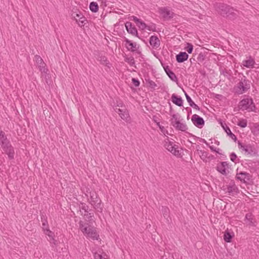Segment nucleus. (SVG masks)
<instances>
[{"label":"nucleus","mask_w":259,"mask_h":259,"mask_svg":"<svg viewBox=\"0 0 259 259\" xmlns=\"http://www.w3.org/2000/svg\"><path fill=\"white\" fill-rule=\"evenodd\" d=\"M237 124L241 127L244 128L247 126V120L246 119H242L239 121Z\"/></svg>","instance_id":"473e14b6"},{"label":"nucleus","mask_w":259,"mask_h":259,"mask_svg":"<svg viewBox=\"0 0 259 259\" xmlns=\"http://www.w3.org/2000/svg\"><path fill=\"white\" fill-rule=\"evenodd\" d=\"M40 217L42 222V229H45L46 228H49L48 222L47 220V217L46 214L44 212L40 213Z\"/></svg>","instance_id":"b1692460"},{"label":"nucleus","mask_w":259,"mask_h":259,"mask_svg":"<svg viewBox=\"0 0 259 259\" xmlns=\"http://www.w3.org/2000/svg\"><path fill=\"white\" fill-rule=\"evenodd\" d=\"M163 68L166 74L168 73V71H171V70H170L168 66H163Z\"/></svg>","instance_id":"4d7b16f0"},{"label":"nucleus","mask_w":259,"mask_h":259,"mask_svg":"<svg viewBox=\"0 0 259 259\" xmlns=\"http://www.w3.org/2000/svg\"><path fill=\"white\" fill-rule=\"evenodd\" d=\"M124 41L125 42V46L128 51L132 52L136 51L137 44L136 42H133L126 38H125Z\"/></svg>","instance_id":"ddd939ff"},{"label":"nucleus","mask_w":259,"mask_h":259,"mask_svg":"<svg viewBox=\"0 0 259 259\" xmlns=\"http://www.w3.org/2000/svg\"><path fill=\"white\" fill-rule=\"evenodd\" d=\"M239 107L242 110L255 112L256 106L251 97L247 96L246 98L241 100L239 103Z\"/></svg>","instance_id":"7ed1b4c3"},{"label":"nucleus","mask_w":259,"mask_h":259,"mask_svg":"<svg viewBox=\"0 0 259 259\" xmlns=\"http://www.w3.org/2000/svg\"><path fill=\"white\" fill-rule=\"evenodd\" d=\"M199 153H200L201 154L200 155V158L203 161L205 160L206 158H207L208 157V152H207L206 151L200 150V152Z\"/></svg>","instance_id":"58836bf2"},{"label":"nucleus","mask_w":259,"mask_h":259,"mask_svg":"<svg viewBox=\"0 0 259 259\" xmlns=\"http://www.w3.org/2000/svg\"><path fill=\"white\" fill-rule=\"evenodd\" d=\"M223 97V96L220 94H215V98L217 99L221 100V99Z\"/></svg>","instance_id":"052dcab7"},{"label":"nucleus","mask_w":259,"mask_h":259,"mask_svg":"<svg viewBox=\"0 0 259 259\" xmlns=\"http://www.w3.org/2000/svg\"><path fill=\"white\" fill-rule=\"evenodd\" d=\"M189 55L185 52H181L176 56L178 63H183L188 59Z\"/></svg>","instance_id":"4468645a"},{"label":"nucleus","mask_w":259,"mask_h":259,"mask_svg":"<svg viewBox=\"0 0 259 259\" xmlns=\"http://www.w3.org/2000/svg\"><path fill=\"white\" fill-rule=\"evenodd\" d=\"M230 160L235 163H239L240 160L234 152H232L230 155Z\"/></svg>","instance_id":"c756f323"},{"label":"nucleus","mask_w":259,"mask_h":259,"mask_svg":"<svg viewBox=\"0 0 259 259\" xmlns=\"http://www.w3.org/2000/svg\"><path fill=\"white\" fill-rule=\"evenodd\" d=\"M171 99L172 102L175 105H176L179 107H181L183 106V100L181 97L178 96L176 95V94H174L172 95Z\"/></svg>","instance_id":"a211bd4d"},{"label":"nucleus","mask_w":259,"mask_h":259,"mask_svg":"<svg viewBox=\"0 0 259 259\" xmlns=\"http://www.w3.org/2000/svg\"><path fill=\"white\" fill-rule=\"evenodd\" d=\"M166 74L171 80L175 82L178 81V78L172 71H168V73Z\"/></svg>","instance_id":"72a5a7b5"},{"label":"nucleus","mask_w":259,"mask_h":259,"mask_svg":"<svg viewBox=\"0 0 259 259\" xmlns=\"http://www.w3.org/2000/svg\"><path fill=\"white\" fill-rule=\"evenodd\" d=\"M178 116H179V114H174L172 115V118L170 119V123L171 125H173V124H174V122H175V121H180L178 118Z\"/></svg>","instance_id":"79ce46f5"},{"label":"nucleus","mask_w":259,"mask_h":259,"mask_svg":"<svg viewBox=\"0 0 259 259\" xmlns=\"http://www.w3.org/2000/svg\"><path fill=\"white\" fill-rule=\"evenodd\" d=\"M191 120L193 124L198 128H202L205 123V121L203 118L197 114H194L192 115Z\"/></svg>","instance_id":"6e6552de"},{"label":"nucleus","mask_w":259,"mask_h":259,"mask_svg":"<svg viewBox=\"0 0 259 259\" xmlns=\"http://www.w3.org/2000/svg\"><path fill=\"white\" fill-rule=\"evenodd\" d=\"M229 168V164L227 161L220 162L217 167L216 170L224 176H227L228 174L227 168Z\"/></svg>","instance_id":"0eeeda50"},{"label":"nucleus","mask_w":259,"mask_h":259,"mask_svg":"<svg viewBox=\"0 0 259 259\" xmlns=\"http://www.w3.org/2000/svg\"><path fill=\"white\" fill-rule=\"evenodd\" d=\"M149 43L153 48L157 49L160 45L158 37L156 35H152L150 37Z\"/></svg>","instance_id":"f8f14e48"},{"label":"nucleus","mask_w":259,"mask_h":259,"mask_svg":"<svg viewBox=\"0 0 259 259\" xmlns=\"http://www.w3.org/2000/svg\"><path fill=\"white\" fill-rule=\"evenodd\" d=\"M132 18V19L131 20L134 21L136 23V25H137L138 23L140 21V20H141V19L138 18L137 17L135 16H133Z\"/></svg>","instance_id":"5fc2aeb1"},{"label":"nucleus","mask_w":259,"mask_h":259,"mask_svg":"<svg viewBox=\"0 0 259 259\" xmlns=\"http://www.w3.org/2000/svg\"><path fill=\"white\" fill-rule=\"evenodd\" d=\"M172 125L176 130L185 132L187 130V125L185 123H182L180 121H175Z\"/></svg>","instance_id":"f3484780"},{"label":"nucleus","mask_w":259,"mask_h":259,"mask_svg":"<svg viewBox=\"0 0 259 259\" xmlns=\"http://www.w3.org/2000/svg\"><path fill=\"white\" fill-rule=\"evenodd\" d=\"M178 146L175 145L174 147V148H172V151L170 152L172 154H174L175 156H179L180 155V153L179 150H178Z\"/></svg>","instance_id":"ea45409f"},{"label":"nucleus","mask_w":259,"mask_h":259,"mask_svg":"<svg viewBox=\"0 0 259 259\" xmlns=\"http://www.w3.org/2000/svg\"><path fill=\"white\" fill-rule=\"evenodd\" d=\"M227 192L229 195L234 196L237 195L239 193L238 188L237 186H234L233 187L227 186Z\"/></svg>","instance_id":"4be33fe9"},{"label":"nucleus","mask_w":259,"mask_h":259,"mask_svg":"<svg viewBox=\"0 0 259 259\" xmlns=\"http://www.w3.org/2000/svg\"><path fill=\"white\" fill-rule=\"evenodd\" d=\"M35 60L36 63L38 65H39V64L45 65V63H44L43 60L39 56L35 55Z\"/></svg>","instance_id":"c03bdc74"},{"label":"nucleus","mask_w":259,"mask_h":259,"mask_svg":"<svg viewBox=\"0 0 259 259\" xmlns=\"http://www.w3.org/2000/svg\"><path fill=\"white\" fill-rule=\"evenodd\" d=\"M137 26L139 27L140 29L141 30H144L147 27L146 24L142 20H140V21L138 23Z\"/></svg>","instance_id":"a19ab883"},{"label":"nucleus","mask_w":259,"mask_h":259,"mask_svg":"<svg viewBox=\"0 0 259 259\" xmlns=\"http://www.w3.org/2000/svg\"><path fill=\"white\" fill-rule=\"evenodd\" d=\"M161 211L165 218L169 217V210L168 207L162 206Z\"/></svg>","instance_id":"f704fd0d"},{"label":"nucleus","mask_w":259,"mask_h":259,"mask_svg":"<svg viewBox=\"0 0 259 259\" xmlns=\"http://www.w3.org/2000/svg\"><path fill=\"white\" fill-rule=\"evenodd\" d=\"M255 62L253 59H249L248 60H244L243 61V65L247 68H251L253 66Z\"/></svg>","instance_id":"bb28decb"},{"label":"nucleus","mask_w":259,"mask_h":259,"mask_svg":"<svg viewBox=\"0 0 259 259\" xmlns=\"http://www.w3.org/2000/svg\"><path fill=\"white\" fill-rule=\"evenodd\" d=\"M244 221L249 226H255V221L253 219V215L251 213H246Z\"/></svg>","instance_id":"6ab92c4d"},{"label":"nucleus","mask_w":259,"mask_h":259,"mask_svg":"<svg viewBox=\"0 0 259 259\" xmlns=\"http://www.w3.org/2000/svg\"><path fill=\"white\" fill-rule=\"evenodd\" d=\"M238 144L239 148L244 151L245 154L252 156H257L258 155V151L254 145L250 144L242 143L240 142H238Z\"/></svg>","instance_id":"39448f33"},{"label":"nucleus","mask_w":259,"mask_h":259,"mask_svg":"<svg viewBox=\"0 0 259 259\" xmlns=\"http://www.w3.org/2000/svg\"><path fill=\"white\" fill-rule=\"evenodd\" d=\"M222 126L225 131L226 132L227 135L229 136L235 142H236L237 140L236 136L232 133L230 128L226 124V123L224 124H222Z\"/></svg>","instance_id":"412c9836"},{"label":"nucleus","mask_w":259,"mask_h":259,"mask_svg":"<svg viewBox=\"0 0 259 259\" xmlns=\"http://www.w3.org/2000/svg\"><path fill=\"white\" fill-rule=\"evenodd\" d=\"M90 196L91 200L89 201V203L93 206L95 210L102 212L103 211L102 201L96 192H90Z\"/></svg>","instance_id":"20e7f679"},{"label":"nucleus","mask_w":259,"mask_h":259,"mask_svg":"<svg viewBox=\"0 0 259 259\" xmlns=\"http://www.w3.org/2000/svg\"><path fill=\"white\" fill-rule=\"evenodd\" d=\"M160 14L164 19H170L173 17L174 13L167 8H162L160 9Z\"/></svg>","instance_id":"9b49d317"},{"label":"nucleus","mask_w":259,"mask_h":259,"mask_svg":"<svg viewBox=\"0 0 259 259\" xmlns=\"http://www.w3.org/2000/svg\"><path fill=\"white\" fill-rule=\"evenodd\" d=\"M148 86L150 88L154 90L155 88L157 87V84L155 83V82L151 80V81H149V83L148 84Z\"/></svg>","instance_id":"603ef678"},{"label":"nucleus","mask_w":259,"mask_h":259,"mask_svg":"<svg viewBox=\"0 0 259 259\" xmlns=\"http://www.w3.org/2000/svg\"><path fill=\"white\" fill-rule=\"evenodd\" d=\"M79 209L83 210L86 213H88L90 211L89 206L83 202L80 203Z\"/></svg>","instance_id":"2f4dec72"},{"label":"nucleus","mask_w":259,"mask_h":259,"mask_svg":"<svg viewBox=\"0 0 259 259\" xmlns=\"http://www.w3.org/2000/svg\"><path fill=\"white\" fill-rule=\"evenodd\" d=\"M229 186H231V187H233L234 186H236L235 183V182L234 180H231L229 185H228Z\"/></svg>","instance_id":"bf43d9fd"},{"label":"nucleus","mask_w":259,"mask_h":259,"mask_svg":"<svg viewBox=\"0 0 259 259\" xmlns=\"http://www.w3.org/2000/svg\"><path fill=\"white\" fill-rule=\"evenodd\" d=\"M119 115L122 119L126 122L130 119L129 113L126 109L123 110V111L121 112Z\"/></svg>","instance_id":"a878e982"},{"label":"nucleus","mask_w":259,"mask_h":259,"mask_svg":"<svg viewBox=\"0 0 259 259\" xmlns=\"http://www.w3.org/2000/svg\"><path fill=\"white\" fill-rule=\"evenodd\" d=\"M146 29L149 31H156V25L155 24H152L150 25H147Z\"/></svg>","instance_id":"09e8293b"},{"label":"nucleus","mask_w":259,"mask_h":259,"mask_svg":"<svg viewBox=\"0 0 259 259\" xmlns=\"http://www.w3.org/2000/svg\"><path fill=\"white\" fill-rule=\"evenodd\" d=\"M6 153L9 159H13L14 158L15 151L13 146L7 148L3 150Z\"/></svg>","instance_id":"5701e85b"},{"label":"nucleus","mask_w":259,"mask_h":259,"mask_svg":"<svg viewBox=\"0 0 259 259\" xmlns=\"http://www.w3.org/2000/svg\"><path fill=\"white\" fill-rule=\"evenodd\" d=\"M76 16L78 18V19L76 18V21L77 22L79 26H84V22L86 20L85 17L84 16L80 17V14H76Z\"/></svg>","instance_id":"c85d7f7f"},{"label":"nucleus","mask_w":259,"mask_h":259,"mask_svg":"<svg viewBox=\"0 0 259 259\" xmlns=\"http://www.w3.org/2000/svg\"><path fill=\"white\" fill-rule=\"evenodd\" d=\"M153 120L154 122L156 123L157 125H159V118L156 116V115H154L153 116Z\"/></svg>","instance_id":"6e6d98bb"},{"label":"nucleus","mask_w":259,"mask_h":259,"mask_svg":"<svg viewBox=\"0 0 259 259\" xmlns=\"http://www.w3.org/2000/svg\"><path fill=\"white\" fill-rule=\"evenodd\" d=\"M87 237L92 238L93 240H98L99 238V235L98 234L96 229L93 227L92 229L90 230V231L88 233Z\"/></svg>","instance_id":"aec40b11"},{"label":"nucleus","mask_w":259,"mask_h":259,"mask_svg":"<svg viewBox=\"0 0 259 259\" xmlns=\"http://www.w3.org/2000/svg\"><path fill=\"white\" fill-rule=\"evenodd\" d=\"M234 236V233L230 231L228 229L225 231L223 236V239L226 242L230 243L232 242V238Z\"/></svg>","instance_id":"2eb2a0df"},{"label":"nucleus","mask_w":259,"mask_h":259,"mask_svg":"<svg viewBox=\"0 0 259 259\" xmlns=\"http://www.w3.org/2000/svg\"><path fill=\"white\" fill-rule=\"evenodd\" d=\"M124 61L128 63L130 66H134L135 64L134 58L133 57H125L124 59Z\"/></svg>","instance_id":"e433bc0d"},{"label":"nucleus","mask_w":259,"mask_h":259,"mask_svg":"<svg viewBox=\"0 0 259 259\" xmlns=\"http://www.w3.org/2000/svg\"><path fill=\"white\" fill-rule=\"evenodd\" d=\"M94 257L95 259H101L102 258V255L99 253L95 252L94 253Z\"/></svg>","instance_id":"864d4df0"},{"label":"nucleus","mask_w":259,"mask_h":259,"mask_svg":"<svg viewBox=\"0 0 259 259\" xmlns=\"http://www.w3.org/2000/svg\"><path fill=\"white\" fill-rule=\"evenodd\" d=\"M252 175L249 173L239 171L238 168L236 169V175L235 176V179L237 181H239L242 183L245 184H249V182L251 181Z\"/></svg>","instance_id":"423d86ee"},{"label":"nucleus","mask_w":259,"mask_h":259,"mask_svg":"<svg viewBox=\"0 0 259 259\" xmlns=\"http://www.w3.org/2000/svg\"><path fill=\"white\" fill-rule=\"evenodd\" d=\"M45 65H42V64H39L38 65V68L39 69V71H41L42 73H47V71H48V69L45 67Z\"/></svg>","instance_id":"49530a36"},{"label":"nucleus","mask_w":259,"mask_h":259,"mask_svg":"<svg viewBox=\"0 0 259 259\" xmlns=\"http://www.w3.org/2000/svg\"><path fill=\"white\" fill-rule=\"evenodd\" d=\"M132 81L133 84L136 87H138L140 85V81L137 79L135 78H133L132 79Z\"/></svg>","instance_id":"8fccbe9b"},{"label":"nucleus","mask_w":259,"mask_h":259,"mask_svg":"<svg viewBox=\"0 0 259 259\" xmlns=\"http://www.w3.org/2000/svg\"><path fill=\"white\" fill-rule=\"evenodd\" d=\"M208 146H209V147L211 151L214 152L215 151H216L217 148H215L214 147H213V146H209V145Z\"/></svg>","instance_id":"e2e57ef3"},{"label":"nucleus","mask_w":259,"mask_h":259,"mask_svg":"<svg viewBox=\"0 0 259 259\" xmlns=\"http://www.w3.org/2000/svg\"><path fill=\"white\" fill-rule=\"evenodd\" d=\"M94 214L93 212H90L86 213L84 214V217H86L88 219V221L89 222H91L93 219V217H94Z\"/></svg>","instance_id":"37998d69"},{"label":"nucleus","mask_w":259,"mask_h":259,"mask_svg":"<svg viewBox=\"0 0 259 259\" xmlns=\"http://www.w3.org/2000/svg\"><path fill=\"white\" fill-rule=\"evenodd\" d=\"M100 61L103 64L105 65H107V64L109 63V62L107 59V58L105 56L101 57Z\"/></svg>","instance_id":"3c124183"},{"label":"nucleus","mask_w":259,"mask_h":259,"mask_svg":"<svg viewBox=\"0 0 259 259\" xmlns=\"http://www.w3.org/2000/svg\"><path fill=\"white\" fill-rule=\"evenodd\" d=\"M1 145L3 150L7 148L12 146L9 141L1 144Z\"/></svg>","instance_id":"de8ad7c7"},{"label":"nucleus","mask_w":259,"mask_h":259,"mask_svg":"<svg viewBox=\"0 0 259 259\" xmlns=\"http://www.w3.org/2000/svg\"><path fill=\"white\" fill-rule=\"evenodd\" d=\"M200 141L205 143L207 146H209L208 143L206 142V141L203 139L200 138Z\"/></svg>","instance_id":"680f3d73"},{"label":"nucleus","mask_w":259,"mask_h":259,"mask_svg":"<svg viewBox=\"0 0 259 259\" xmlns=\"http://www.w3.org/2000/svg\"><path fill=\"white\" fill-rule=\"evenodd\" d=\"M114 111L119 114L120 113H121V112L123 111V109H119V108H118L117 107H115L114 108Z\"/></svg>","instance_id":"13d9d810"},{"label":"nucleus","mask_w":259,"mask_h":259,"mask_svg":"<svg viewBox=\"0 0 259 259\" xmlns=\"http://www.w3.org/2000/svg\"><path fill=\"white\" fill-rule=\"evenodd\" d=\"M215 10L221 16L231 20H234L237 17V14L234 9L230 6L222 3H215L213 4Z\"/></svg>","instance_id":"f257e3e1"},{"label":"nucleus","mask_w":259,"mask_h":259,"mask_svg":"<svg viewBox=\"0 0 259 259\" xmlns=\"http://www.w3.org/2000/svg\"><path fill=\"white\" fill-rule=\"evenodd\" d=\"M152 80H151L150 78H145V81H146V84H147V85H148V84L149 83V81H151Z\"/></svg>","instance_id":"69168bd1"},{"label":"nucleus","mask_w":259,"mask_h":259,"mask_svg":"<svg viewBox=\"0 0 259 259\" xmlns=\"http://www.w3.org/2000/svg\"><path fill=\"white\" fill-rule=\"evenodd\" d=\"M185 95L186 96V99L189 104V105L194 109H196L197 110H199V107L192 101L191 97L185 92Z\"/></svg>","instance_id":"393cba45"},{"label":"nucleus","mask_w":259,"mask_h":259,"mask_svg":"<svg viewBox=\"0 0 259 259\" xmlns=\"http://www.w3.org/2000/svg\"><path fill=\"white\" fill-rule=\"evenodd\" d=\"M205 59L206 54L202 52L199 54L197 58V61L200 63H202V62H203L205 60Z\"/></svg>","instance_id":"c9c22d12"},{"label":"nucleus","mask_w":259,"mask_h":259,"mask_svg":"<svg viewBox=\"0 0 259 259\" xmlns=\"http://www.w3.org/2000/svg\"><path fill=\"white\" fill-rule=\"evenodd\" d=\"M199 149H200V146H199V145H196V150H197L198 152H199V153L200 152V150Z\"/></svg>","instance_id":"774afa93"},{"label":"nucleus","mask_w":259,"mask_h":259,"mask_svg":"<svg viewBox=\"0 0 259 259\" xmlns=\"http://www.w3.org/2000/svg\"><path fill=\"white\" fill-rule=\"evenodd\" d=\"M175 145V144H174L172 142H166L165 144H164V147L168 151H169V152H171V151H172V148H174Z\"/></svg>","instance_id":"7c9ffc66"},{"label":"nucleus","mask_w":259,"mask_h":259,"mask_svg":"<svg viewBox=\"0 0 259 259\" xmlns=\"http://www.w3.org/2000/svg\"><path fill=\"white\" fill-rule=\"evenodd\" d=\"M220 73L221 74H223L225 76L227 77L228 78H229L231 75L228 70L226 69H220Z\"/></svg>","instance_id":"a18cd8bd"},{"label":"nucleus","mask_w":259,"mask_h":259,"mask_svg":"<svg viewBox=\"0 0 259 259\" xmlns=\"http://www.w3.org/2000/svg\"><path fill=\"white\" fill-rule=\"evenodd\" d=\"M90 10L93 13H96L99 10V6L96 2H91L89 5Z\"/></svg>","instance_id":"cd10ccee"},{"label":"nucleus","mask_w":259,"mask_h":259,"mask_svg":"<svg viewBox=\"0 0 259 259\" xmlns=\"http://www.w3.org/2000/svg\"><path fill=\"white\" fill-rule=\"evenodd\" d=\"M124 105H123V103H119L117 104V106H118V107H122Z\"/></svg>","instance_id":"338daca9"},{"label":"nucleus","mask_w":259,"mask_h":259,"mask_svg":"<svg viewBox=\"0 0 259 259\" xmlns=\"http://www.w3.org/2000/svg\"><path fill=\"white\" fill-rule=\"evenodd\" d=\"M185 49L188 52L189 54H191L193 50V46L191 43H187V46Z\"/></svg>","instance_id":"4c0bfd02"},{"label":"nucleus","mask_w":259,"mask_h":259,"mask_svg":"<svg viewBox=\"0 0 259 259\" xmlns=\"http://www.w3.org/2000/svg\"><path fill=\"white\" fill-rule=\"evenodd\" d=\"M252 85L251 81L247 78L245 76H243L239 82L235 85L233 88L234 92L237 95H241L247 92Z\"/></svg>","instance_id":"f03ea898"},{"label":"nucleus","mask_w":259,"mask_h":259,"mask_svg":"<svg viewBox=\"0 0 259 259\" xmlns=\"http://www.w3.org/2000/svg\"><path fill=\"white\" fill-rule=\"evenodd\" d=\"M125 27L128 33L139 37L137 28L131 22H126L125 23Z\"/></svg>","instance_id":"9d476101"},{"label":"nucleus","mask_w":259,"mask_h":259,"mask_svg":"<svg viewBox=\"0 0 259 259\" xmlns=\"http://www.w3.org/2000/svg\"><path fill=\"white\" fill-rule=\"evenodd\" d=\"M158 127H159V128L160 129L161 131L164 133V130H165V128L164 127V126L161 125L160 124H159V125H158Z\"/></svg>","instance_id":"0e129e2a"},{"label":"nucleus","mask_w":259,"mask_h":259,"mask_svg":"<svg viewBox=\"0 0 259 259\" xmlns=\"http://www.w3.org/2000/svg\"><path fill=\"white\" fill-rule=\"evenodd\" d=\"M45 235L48 236L49 240L51 243L54 244H56L57 240L54 239V233L51 231L49 228L42 230Z\"/></svg>","instance_id":"dca6fc26"},{"label":"nucleus","mask_w":259,"mask_h":259,"mask_svg":"<svg viewBox=\"0 0 259 259\" xmlns=\"http://www.w3.org/2000/svg\"><path fill=\"white\" fill-rule=\"evenodd\" d=\"M79 225V229L82 231L83 234L87 236L88 233L90 231V230L92 229L93 227L88 223H84L82 221H80L78 223Z\"/></svg>","instance_id":"1a4fd4ad"}]
</instances>
